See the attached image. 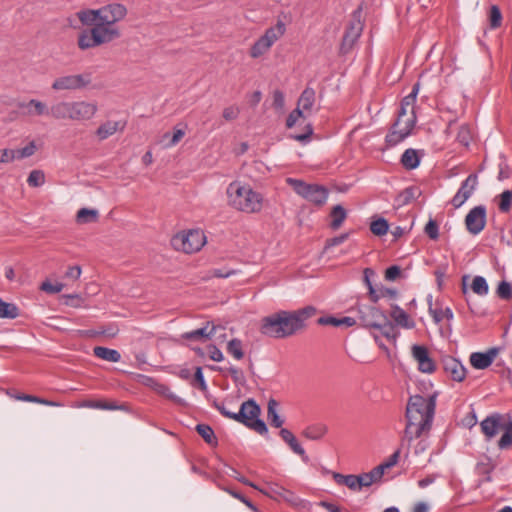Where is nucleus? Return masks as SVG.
Wrapping results in <instances>:
<instances>
[{
    "mask_svg": "<svg viewBox=\"0 0 512 512\" xmlns=\"http://www.w3.org/2000/svg\"><path fill=\"white\" fill-rule=\"evenodd\" d=\"M77 18L86 28L77 36V46L86 51L111 43L121 37L118 22L127 15V8L120 3H112L99 9H82Z\"/></svg>",
    "mask_w": 512,
    "mask_h": 512,
    "instance_id": "nucleus-1",
    "label": "nucleus"
},
{
    "mask_svg": "<svg viewBox=\"0 0 512 512\" xmlns=\"http://www.w3.org/2000/svg\"><path fill=\"white\" fill-rule=\"evenodd\" d=\"M435 397L425 398L421 395H414L409 398L406 407V427L401 439V446L408 447L414 439L421 438L428 433L432 426L435 412Z\"/></svg>",
    "mask_w": 512,
    "mask_h": 512,
    "instance_id": "nucleus-2",
    "label": "nucleus"
},
{
    "mask_svg": "<svg viewBox=\"0 0 512 512\" xmlns=\"http://www.w3.org/2000/svg\"><path fill=\"white\" fill-rule=\"evenodd\" d=\"M316 313L317 309L312 305L293 311L280 310L262 319L260 331L275 339L288 338L303 330L306 320Z\"/></svg>",
    "mask_w": 512,
    "mask_h": 512,
    "instance_id": "nucleus-3",
    "label": "nucleus"
},
{
    "mask_svg": "<svg viewBox=\"0 0 512 512\" xmlns=\"http://www.w3.org/2000/svg\"><path fill=\"white\" fill-rule=\"evenodd\" d=\"M419 91V83H416L410 94L405 96L400 104L397 119L392 130L386 136L389 146H395L408 137L416 123L415 102Z\"/></svg>",
    "mask_w": 512,
    "mask_h": 512,
    "instance_id": "nucleus-4",
    "label": "nucleus"
},
{
    "mask_svg": "<svg viewBox=\"0 0 512 512\" xmlns=\"http://www.w3.org/2000/svg\"><path fill=\"white\" fill-rule=\"evenodd\" d=\"M228 203L236 210L257 213L262 209L263 197L248 185L232 182L227 187Z\"/></svg>",
    "mask_w": 512,
    "mask_h": 512,
    "instance_id": "nucleus-5",
    "label": "nucleus"
},
{
    "mask_svg": "<svg viewBox=\"0 0 512 512\" xmlns=\"http://www.w3.org/2000/svg\"><path fill=\"white\" fill-rule=\"evenodd\" d=\"M170 242L176 251L192 254L200 251L206 244V236L199 228L187 229L176 233Z\"/></svg>",
    "mask_w": 512,
    "mask_h": 512,
    "instance_id": "nucleus-6",
    "label": "nucleus"
},
{
    "mask_svg": "<svg viewBox=\"0 0 512 512\" xmlns=\"http://www.w3.org/2000/svg\"><path fill=\"white\" fill-rule=\"evenodd\" d=\"M287 183L298 195L316 205H323L327 200L328 190L324 186L308 184L302 180L293 178H288Z\"/></svg>",
    "mask_w": 512,
    "mask_h": 512,
    "instance_id": "nucleus-7",
    "label": "nucleus"
},
{
    "mask_svg": "<svg viewBox=\"0 0 512 512\" xmlns=\"http://www.w3.org/2000/svg\"><path fill=\"white\" fill-rule=\"evenodd\" d=\"M286 31V26L282 21H278L273 27L268 28L264 35L261 36L251 47L250 56L259 58L269 51L273 44L280 39Z\"/></svg>",
    "mask_w": 512,
    "mask_h": 512,
    "instance_id": "nucleus-8",
    "label": "nucleus"
},
{
    "mask_svg": "<svg viewBox=\"0 0 512 512\" xmlns=\"http://www.w3.org/2000/svg\"><path fill=\"white\" fill-rule=\"evenodd\" d=\"M364 23L362 21V6L360 5L353 13L340 46V52L347 54L362 34Z\"/></svg>",
    "mask_w": 512,
    "mask_h": 512,
    "instance_id": "nucleus-9",
    "label": "nucleus"
},
{
    "mask_svg": "<svg viewBox=\"0 0 512 512\" xmlns=\"http://www.w3.org/2000/svg\"><path fill=\"white\" fill-rule=\"evenodd\" d=\"M92 83V73L83 72L80 74H67L57 77L51 88L54 91H75L82 90Z\"/></svg>",
    "mask_w": 512,
    "mask_h": 512,
    "instance_id": "nucleus-10",
    "label": "nucleus"
},
{
    "mask_svg": "<svg viewBox=\"0 0 512 512\" xmlns=\"http://www.w3.org/2000/svg\"><path fill=\"white\" fill-rule=\"evenodd\" d=\"M213 407H215L224 417L233 419L237 422H244L247 417L245 416V411L248 410V413L250 416H255L258 404L253 400L249 399L242 403L240 409L238 412H231L226 409L225 405L223 403H219L216 400L213 401Z\"/></svg>",
    "mask_w": 512,
    "mask_h": 512,
    "instance_id": "nucleus-11",
    "label": "nucleus"
},
{
    "mask_svg": "<svg viewBox=\"0 0 512 512\" xmlns=\"http://www.w3.org/2000/svg\"><path fill=\"white\" fill-rule=\"evenodd\" d=\"M466 229L472 235H478L486 225V208L483 205L472 208L465 217Z\"/></svg>",
    "mask_w": 512,
    "mask_h": 512,
    "instance_id": "nucleus-12",
    "label": "nucleus"
},
{
    "mask_svg": "<svg viewBox=\"0 0 512 512\" xmlns=\"http://www.w3.org/2000/svg\"><path fill=\"white\" fill-rule=\"evenodd\" d=\"M505 416L498 412L488 415L481 421L480 427L487 441L493 439L505 425Z\"/></svg>",
    "mask_w": 512,
    "mask_h": 512,
    "instance_id": "nucleus-13",
    "label": "nucleus"
},
{
    "mask_svg": "<svg viewBox=\"0 0 512 512\" xmlns=\"http://www.w3.org/2000/svg\"><path fill=\"white\" fill-rule=\"evenodd\" d=\"M478 184V178L476 174H470L461 184L459 190L451 200L454 208L461 207L474 193Z\"/></svg>",
    "mask_w": 512,
    "mask_h": 512,
    "instance_id": "nucleus-14",
    "label": "nucleus"
},
{
    "mask_svg": "<svg viewBox=\"0 0 512 512\" xmlns=\"http://www.w3.org/2000/svg\"><path fill=\"white\" fill-rule=\"evenodd\" d=\"M98 111V106L94 102L75 101L71 102V120L85 121L90 120Z\"/></svg>",
    "mask_w": 512,
    "mask_h": 512,
    "instance_id": "nucleus-15",
    "label": "nucleus"
},
{
    "mask_svg": "<svg viewBox=\"0 0 512 512\" xmlns=\"http://www.w3.org/2000/svg\"><path fill=\"white\" fill-rule=\"evenodd\" d=\"M412 355L418 363L419 371L428 374H431L435 371V362L430 357L428 349L425 346L414 345L412 347Z\"/></svg>",
    "mask_w": 512,
    "mask_h": 512,
    "instance_id": "nucleus-16",
    "label": "nucleus"
},
{
    "mask_svg": "<svg viewBox=\"0 0 512 512\" xmlns=\"http://www.w3.org/2000/svg\"><path fill=\"white\" fill-rule=\"evenodd\" d=\"M360 321L366 328L376 329L380 322L385 320L386 315L374 306H363L359 309Z\"/></svg>",
    "mask_w": 512,
    "mask_h": 512,
    "instance_id": "nucleus-17",
    "label": "nucleus"
},
{
    "mask_svg": "<svg viewBox=\"0 0 512 512\" xmlns=\"http://www.w3.org/2000/svg\"><path fill=\"white\" fill-rule=\"evenodd\" d=\"M443 369L447 376L452 380L461 382L465 379L466 369L463 364L452 356H446L442 359Z\"/></svg>",
    "mask_w": 512,
    "mask_h": 512,
    "instance_id": "nucleus-18",
    "label": "nucleus"
},
{
    "mask_svg": "<svg viewBox=\"0 0 512 512\" xmlns=\"http://www.w3.org/2000/svg\"><path fill=\"white\" fill-rule=\"evenodd\" d=\"M499 350L500 349L497 347H492L486 352H473L469 357L470 364L475 369H486L493 363L499 353Z\"/></svg>",
    "mask_w": 512,
    "mask_h": 512,
    "instance_id": "nucleus-19",
    "label": "nucleus"
},
{
    "mask_svg": "<svg viewBox=\"0 0 512 512\" xmlns=\"http://www.w3.org/2000/svg\"><path fill=\"white\" fill-rule=\"evenodd\" d=\"M17 107L22 109V114L26 116H43L49 114L47 105L37 99H31L28 102H19Z\"/></svg>",
    "mask_w": 512,
    "mask_h": 512,
    "instance_id": "nucleus-20",
    "label": "nucleus"
},
{
    "mask_svg": "<svg viewBox=\"0 0 512 512\" xmlns=\"http://www.w3.org/2000/svg\"><path fill=\"white\" fill-rule=\"evenodd\" d=\"M428 306H429V313L433 317L435 323H440L444 318L446 319H452L453 313L449 307L442 308V304L437 299L435 303L432 301V295H429L427 297Z\"/></svg>",
    "mask_w": 512,
    "mask_h": 512,
    "instance_id": "nucleus-21",
    "label": "nucleus"
},
{
    "mask_svg": "<svg viewBox=\"0 0 512 512\" xmlns=\"http://www.w3.org/2000/svg\"><path fill=\"white\" fill-rule=\"evenodd\" d=\"M260 491L271 498H282L287 502H293L295 499L293 492L277 483H269L265 490L260 489Z\"/></svg>",
    "mask_w": 512,
    "mask_h": 512,
    "instance_id": "nucleus-22",
    "label": "nucleus"
},
{
    "mask_svg": "<svg viewBox=\"0 0 512 512\" xmlns=\"http://www.w3.org/2000/svg\"><path fill=\"white\" fill-rule=\"evenodd\" d=\"M125 126L126 122L124 121H106L98 127L96 135L100 140H105L117 131L124 130Z\"/></svg>",
    "mask_w": 512,
    "mask_h": 512,
    "instance_id": "nucleus-23",
    "label": "nucleus"
},
{
    "mask_svg": "<svg viewBox=\"0 0 512 512\" xmlns=\"http://www.w3.org/2000/svg\"><path fill=\"white\" fill-rule=\"evenodd\" d=\"M215 330L216 326L207 322L204 327L182 334V338L192 341L207 340L214 335Z\"/></svg>",
    "mask_w": 512,
    "mask_h": 512,
    "instance_id": "nucleus-24",
    "label": "nucleus"
},
{
    "mask_svg": "<svg viewBox=\"0 0 512 512\" xmlns=\"http://www.w3.org/2000/svg\"><path fill=\"white\" fill-rule=\"evenodd\" d=\"M280 436L283 439V441H285L289 445V447L295 454L299 455L305 462L308 461V456L306 455L305 450L298 443L296 437L290 430L282 428L280 430Z\"/></svg>",
    "mask_w": 512,
    "mask_h": 512,
    "instance_id": "nucleus-25",
    "label": "nucleus"
},
{
    "mask_svg": "<svg viewBox=\"0 0 512 512\" xmlns=\"http://www.w3.org/2000/svg\"><path fill=\"white\" fill-rule=\"evenodd\" d=\"M260 412H261V409H260L259 405H258V409H257L255 416H250V414L248 413V410H246L244 413H245V416L247 417V419H245V421L241 422V423L243 425L247 426L248 428L256 431L260 435H265V434H267L268 429H267L265 422L262 421L261 419H259Z\"/></svg>",
    "mask_w": 512,
    "mask_h": 512,
    "instance_id": "nucleus-26",
    "label": "nucleus"
},
{
    "mask_svg": "<svg viewBox=\"0 0 512 512\" xmlns=\"http://www.w3.org/2000/svg\"><path fill=\"white\" fill-rule=\"evenodd\" d=\"M57 120H71V102H58L49 108V114Z\"/></svg>",
    "mask_w": 512,
    "mask_h": 512,
    "instance_id": "nucleus-27",
    "label": "nucleus"
},
{
    "mask_svg": "<svg viewBox=\"0 0 512 512\" xmlns=\"http://www.w3.org/2000/svg\"><path fill=\"white\" fill-rule=\"evenodd\" d=\"M315 98L316 94L314 89L307 87L306 89H304V91L301 93L298 99L297 108H300L303 113H310L315 104Z\"/></svg>",
    "mask_w": 512,
    "mask_h": 512,
    "instance_id": "nucleus-28",
    "label": "nucleus"
},
{
    "mask_svg": "<svg viewBox=\"0 0 512 512\" xmlns=\"http://www.w3.org/2000/svg\"><path fill=\"white\" fill-rule=\"evenodd\" d=\"M421 195V190L416 186H410L405 188L396 197V202L400 206L407 205L413 200H416Z\"/></svg>",
    "mask_w": 512,
    "mask_h": 512,
    "instance_id": "nucleus-29",
    "label": "nucleus"
},
{
    "mask_svg": "<svg viewBox=\"0 0 512 512\" xmlns=\"http://www.w3.org/2000/svg\"><path fill=\"white\" fill-rule=\"evenodd\" d=\"M19 315V307L15 303L6 302L0 297V319H16Z\"/></svg>",
    "mask_w": 512,
    "mask_h": 512,
    "instance_id": "nucleus-30",
    "label": "nucleus"
},
{
    "mask_svg": "<svg viewBox=\"0 0 512 512\" xmlns=\"http://www.w3.org/2000/svg\"><path fill=\"white\" fill-rule=\"evenodd\" d=\"M420 158L418 152L415 149L409 148L404 151L401 156V164L407 170H412L418 167Z\"/></svg>",
    "mask_w": 512,
    "mask_h": 512,
    "instance_id": "nucleus-31",
    "label": "nucleus"
},
{
    "mask_svg": "<svg viewBox=\"0 0 512 512\" xmlns=\"http://www.w3.org/2000/svg\"><path fill=\"white\" fill-rule=\"evenodd\" d=\"M330 217L332 218L330 227L333 230H337L338 228L341 227V225L345 221V219L347 217V212L342 205L338 204L332 208Z\"/></svg>",
    "mask_w": 512,
    "mask_h": 512,
    "instance_id": "nucleus-32",
    "label": "nucleus"
},
{
    "mask_svg": "<svg viewBox=\"0 0 512 512\" xmlns=\"http://www.w3.org/2000/svg\"><path fill=\"white\" fill-rule=\"evenodd\" d=\"M85 298L79 293L61 294L58 296L59 304L79 308L83 305Z\"/></svg>",
    "mask_w": 512,
    "mask_h": 512,
    "instance_id": "nucleus-33",
    "label": "nucleus"
},
{
    "mask_svg": "<svg viewBox=\"0 0 512 512\" xmlns=\"http://www.w3.org/2000/svg\"><path fill=\"white\" fill-rule=\"evenodd\" d=\"M94 355L98 358H101L103 360L109 361V362H118L121 359V355L117 350L102 347V346H96L93 349Z\"/></svg>",
    "mask_w": 512,
    "mask_h": 512,
    "instance_id": "nucleus-34",
    "label": "nucleus"
},
{
    "mask_svg": "<svg viewBox=\"0 0 512 512\" xmlns=\"http://www.w3.org/2000/svg\"><path fill=\"white\" fill-rule=\"evenodd\" d=\"M278 403L274 399H270L267 406V419L270 424L276 428H280L284 420L277 413Z\"/></svg>",
    "mask_w": 512,
    "mask_h": 512,
    "instance_id": "nucleus-35",
    "label": "nucleus"
},
{
    "mask_svg": "<svg viewBox=\"0 0 512 512\" xmlns=\"http://www.w3.org/2000/svg\"><path fill=\"white\" fill-rule=\"evenodd\" d=\"M503 434L500 437L497 446L500 450L512 448V420L505 423L502 427Z\"/></svg>",
    "mask_w": 512,
    "mask_h": 512,
    "instance_id": "nucleus-36",
    "label": "nucleus"
},
{
    "mask_svg": "<svg viewBox=\"0 0 512 512\" xmlns=\"http://www.w3.org/2000/svg\"><path fill=\"white\" fill-rule=\"evenodd\" d=\"M391 317L394 319V321L398 325H400L404 328H413L414 327V322L412 320H410L408 314L398 306L393 307L392 312H391Z\"/></svg>",
    "mask_w": 512,
    "mask_h": 512,
    "instance_id": "nucleus-37",
    "label": "nucleus"
},
{
    "mask_svg": "<svg viewBox=\"0 0 512 512\" xmlns=\"http://www.w3.org/2000/svg\"><path fill=\"white\" fill-rule=\"evenodd\" d=\"M327 426L323 424H316L307 427L303 432L302 435L310 440H319L321 439L326 433H327Z\"/></svg>",
    "mask_w": 512,
    "mask_h": 512,
    "instance_id": "nucleus-38",
    "label": "nucleus"
},
{
    "mask_svg": "<svg viewBox=\"0 0 512 512\" xmlns=\"http://www.w3.org/2000/svg\"><path fill=\"white\" fill-rule=\"evenodd\" d=\"M99 213L96 209L81 208L76 215L79 224L94 223L98 220Z\"/></svg>",
    "mask_w": 512,
    "mask_h": 512,
    "instance_id": "nucleus-39",
    "label": "nucleus"
},
{
    "mask_svg": "<svg viewBox=\"0 0 512 512\" xmlns=\"http://www.w3.org/2000/svg\"><path fill=\"white\" fill-rule=\"evenodd\" d=\"M196 431L207 444L211 446H217V437L215 436L213 429L209 425L198 424L196 426Z\"/></svg>",
    "mask_w": 512,
    "mask_h": 512,
    "instance_id": "nucleus-40",
    "label": "nucleus"
},
{
    "mask_svg": "<svg viewBox=\"0 0 512 512\" xmlns=\"http://www.w3.org/2000/svg\"><path fill=\"white\" fill-rule=\"evenodd\" d=\"M83 407L93 408V409H102V410H118L122 409L121 405L116 404L115 402H107L102 400H88L82 404Z\"/></svg>",
    "mask_w": 512,
    "mask_h": 512,
    "instance_id": "nucleus-41",
    "label": "nucleus"
},
{
    "mask_svg": "<svg viewBox=\"0 0 512 512\" xmlns=\"http://www.w3.org/2000/svg\"><path fill=\"white\" fill-rule=\"evenodd\" d=\"M227 352L236 360H241L244 357L243 344L238 338H233L227 343Z\"/></svg>",
    "mask_w": 512,
    "mask_h": 512,
    "instance_id": "nucleus-42",
    "label": "nucleus"
},
{
    "mask_svg": "<svg viewBox=\"0 0 512 512\" xmlns=\"http://www.w3.org/2000/svg\"><path fill=\"white\" fill-rule=\"evenodd\" d=\"M376 329H378L380 333L387 339L396 338L395 326L388 320L387 317H385L383 322L379 323V326H377Z\"/></svg>",
    "mask_w": 512,
    "mask_h": 512,
    "instance_id": "nucleus-43",
    "label": "nucleus"
},
{
    "mask_svg": "<svg viewBox=\"0 0 512 512\" xmlns=\"http://www.w3.org/2000/svg\"><path fill=\"white\" fill-rule=\"evenodd\" d=\"M389 224L384 218L373 221L370 225L371 232L376 236H383L388 232Z\"/></svg>",
    "mask_w": 512,
    "mask_h": 512,
    "instance_id": "nucleus-44",
    "label": "nucleus"
},
{
    "mask_svg": "<svg viewBox=\"0 0 512 512\" xmlns=\"http://www.w3.org/2000/svg\"><path fill=\"white\" fill-rule=\"evenodd\" d=\"M30 187H40L45 183V174L42 170H32L27 178Z\"/></svg>",
    "mask_w": 512,
    "mask_h": 512,
    "instance_id": "nucleus-45",
    "label": "nucleus"
},
{
    "mask_svg": "<svg viewBox=\"0 0 512 512\" xmlns=\"http://www.w3.org/2000/svg\"><path fill=\"white\" fill-rule=\"evenodd\" d=\"M489 23L492 29H496L501 26L502 14L498 6L492 5L489 11Z\"/></svg>",
    "mask_w": 512,
    "mask_h": 512,
    "instance_id": "nucleus-46",
    "label": "nucleus"
},
{
    "mask_svg": "<svg viewBox=\"0 0 512 512\" xmlns=\"http://www.w3.org/2000/svg\"><path fill=\"white\" fill-rule=\"evenodd\" d=\"M512 204V191L505 190L500 194L499 210L501 212H509Z\"/></svg>",
    "mask_w": 512,
    "mask_h": 512,
    "instance_id": "nucleus-47",
    "label": "nucleus"
},
{
    "mask_svg": "<svg viewBox=\"0 0 512 512\" xmlns=\"http://www.w3.org/2000/svg\"><path fill=\"white\" fill-rule=\"evenodd\" d=\"M36 151V145L32 141L21 149L14 150L15 159H24L32 156Z\"/></svg>",
    "mask_w": 512,
    "mask_h": 512,
    "instance_id": "nucleus-48",
    "label": "nucleus"
},
{
    "mask_svg": "<svg viewBox=\"0 0 512 512\" xmlns=\"http://www.w3.org/2000/svg\"><path fill=\"white\" fill-rule=\"evenodd\" d=\"M385 294H389L391 297H394L396 294V290H368L367 297L371 302H377L381 297H384Z\"/></svg>",
    "mask_w": 512,
    "mask_h": 512,
    "instance_id": "nucleus-49",
    "label": "nucleus"
},
{
    "mask_svg": "<svg viewBox=\"0 0 512 512\" xmlns=\"http://www.w3.org/2000/svg\"><path fill=\"white\" fill-rule=\"evenodd\" d=\"M457 141L464 145V146H468L469 145V142L471 140V133H470V130L467 126L465 125H462L460 128H459V131L457 133V137H456Z\"/></svg>",
    "mask_w": 512,
    "mask_h": 512,
    "instance_id": "nucleus-50",
    "label": "nucleus"
},
{
    "mask_svg": "<svg viewBox=\"0 0 512 512\" xmlns=\"http://www.w3.org/2000/svg\"><path fill=\"white\" fill-rule=\"evenodd\" d=\"M240 108L236 105H231L223 109L222 116L226 121H233L238 118Z\"/></svg>",
    "mask_w": 512,
    "mask_h": 512,
    "instance_id": "nucleus-51",
    "label": "nucleus"
},
{
    "mask_svg": "<svg viewBox=\"0 0 512 512\" xmlns=\"http://www.w3.org/2000/svg\"><path fill=\"white\" fill-rule=\"evenodd\" d=\"M424 231L432 240H436L439 237V227L435 220L430 219L426 224Z\"/></svg>",
    "mask_w": 512,
    "mask_h": 512,
    "instance_id": "nucleus-52",
    "label": "nucleus"
},
{
    "mask_svg": "<svg viewBox=\"0 0 512 512\" xmlns=\"http://www.w3.org/2000/svg\"><path fill=\"white\" fill-rule=\"evenodd\" d=\"M226 491L231 495L233 496L234 498L240 500L242 503H244L249 509H251L252 511L254 512H258V509L257 507L248 499L246 498L244 495H242L241 493L235 491V490H232V489H226Z\"/></svg>",
    "mask_w": 512,
    "mask_h": 512,
    "instance_id": "nucleus-53",
    "label": "nucleus"
},
{
    "mask_svg": "<svg viewBox=\"0 0 512 512\" xmlns=\"http://www.w3.org/2000/svg\"><path fill=\"white\" fill-rule=\"evenodd\" d=\"M402 274L401 268L397 265L388 267L385 271V279L387 281H395Z\"/></svg>",
    "mask_w": 512,
    "mask_h": 512,
    "instance_id": "nucleus-54",
    "label": "nucleus"
},
{
    "mask_svg": "<svg viewBox=\"0 0 512 512\" xmlns=\"http://www.w3.org/2000/svg\"><path fill=\"white\" fill-rule=\"evenodd\" d=\"M317 324L321 326L339 327V317L332 315L322 316L317 319Z\"/></svg>",
    "mask_w": 512,
    "mask_h": 512,
    "instance_id": "nucleus-55",
    "label": "nucleus"
},
{
    "mask_svg": "<svg viewBox=\"0 0 512 512\" xmlns=\"http://www.w3.org/2000/svg\"><path fill=\"white\" fill-rule=\"evenodd\" d=\"M119 332V328L117 325L109 324L104 327H100L101 336L107 337V338H114Z\"/></svg>",
    "mask_w": 512,
    "mask_h": 512,
    "instance_id": "nucleus-56",
    "label": "nucleus"
},
{
    "mask_svg": "<svg viewBox=\"0 0 512 512\" xmlns=\"http://www.w3.org/2000/svg\"><path fill=\"white\" fill-rule=\"evenodd\" d=\"M377 277L376 272L371 268H365L363 271V280L367 288L373 287V280Z\"/></svg>",
    "mask_w": 512,
    "mask_h": 512,
    "instance_id": "nucleus-57",
    "label": "nucleus"
},
{
    "mask_svg": "<svg viewBox=\"0 0 512 512\" xmlns=\"http://www.w3.org/2000/svg\"><path fill=\"white\" fill-rule=\"evenodd\" d=\"M228 372L236 384H241V385L244 384L245 377H244L243 372L240 369L232 366L228 369Z\"/></svg>",
    "mask_w": 512,
    "mask_h": 512,
    "instance_id": "nucleus-58",
    "label": "nucleus"
},
{
    "mask_svg": "<svg viewBox=\"0 0 512 512\" xmlns=\"http://www.w3.org/2000/svg\"><path fill=\"white\" fill-rule=\"evenodd\" d=\"M285 105V98L283 92L275 90L273 92V106L277 110H282Z\"/></svg>",
    "mask_w": 512,
    "mask_h": 512,
    "instance_id": "nucleus-59",
    "label": "nucleus"
},
{
    "mask_svg": "<svg viewBox=\"0 0 512 512\" xmlns=\"http://www.w3.org/2000/svg\"><path fill=\"white\" fill-rule=\"evenodd\" d=\"M344 485L353 491L360 490L358 476L354 475V474L346 475V480H345Z\"/></svg>",
    "mask_w": 512,
    "mask_h": 512,
    "instance_id": "nucleus-60",
    "label": "nucleus"
},
{
    "mask_svg": "<svg viewBox=\"0 0 512 512\" xmlns=\"http://www.w3.org/2000/svg\"><path fill=\"white\" fill-rule=\"evenodd\" d=\"M303 116V112L300 108L294 109L287 117L286 126L292 128L297 122L298 118Z\"/></svg>",
    "mask_w": 512,
    "mask_h": 512,
    "instance_id": "nucleus-61",
    "label": "nucleus"
},
{
    "mask_svg": "<svg viewBox=\"0 0 512 512\" xmlns=\"http://www.w3.org/2000/svg\"><path fill=\"white\" fill-rule=\"evenodd\" d=\"M209 358L213 361L220 362L224 359L223 353L215 345L208 346Z\"/></svg>",
    "mask_w": 512,
    "mask_h": 512,
    "instance_id": "nucleus-62",
    "label": "nucleus"
},
{
    "mask_svg": "<svg viewBox=\"0 0 512 512\" xmlns=\"http://www.w3.org/2000/svg\"><path fill=\"white\" fill-rule=\"evenodd\" d=\"M194 382L198 383L199 388L202 391H206L207 390V384L205 382L204 375H203L201 367H197L196 370H195Z\"/></svg>",
    "mask_w": 512,
    "mask_h": 512,
    "instance_id": "nucleus-63",
    "label": "nucleus"
},
{
    "mask_svg": "<svg viewBox=\"0 0 512 512\" xmlns=\"http://www.w3.org/2000/svg\"><path fill=\"white\" fill-rule=\"evenodd\" d=\"M462 423L467 428H472L477 424V416L474 410L469 412L463 419Z\"/></svg>",
    "mask_w": 512,
    "mask_h": 512,
    "instance_id": "nucleus-64",
    "label": "nucleus"
}]
</instances>
